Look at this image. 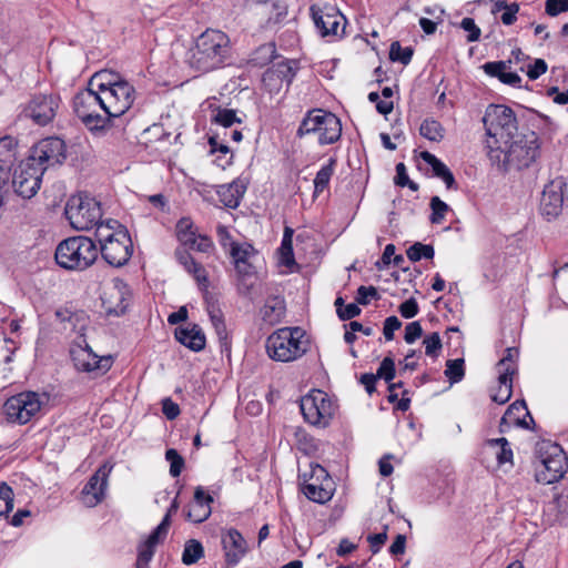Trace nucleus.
Returning a JSON list of instances; mask_svg holds the SVG:
<instances>
[{
  "instance_id": "nucleus-1",
  "label": "nucleus",
  "mask_w": 568,
  "mask_h": 568,
  "mask_svg": "<svg viewBox=\"0 0 568 568\" xmlns=\"http://www.w3.org/2000/svg\"><path fill=\"white\" fill-rule=\"evenodd\" d=\"M55 316L70 325L77 337L70 346L71 361L79 372L104 374L112 365L110 356L99 357L89 346L85 339V332L89 326V316L84 311L61 307L57 310Z\"/></svg>"
},
{
  "instance_id": "nucleus-2",
  "label": "nucleus",
  "mask_w": 568,
  "mask_h": 568,
  "mask_svg": "<svg viewBox=\"0 0 568 568\" xmlns=\"http://www.w3.org/2000/svg\"><path fill=\"white\" fill-rule=\"evenodd\" d=\"M520 113L517 114L511 108L505 104H489L483 116V123L487 135L494 143H509L513 139L527 130L520 124L535 119L541 120L546 125H552L551 119L538 112L519 105Z\"/></svg>"
},
{
  "instance_id": "nucleus-3",
  "label": "nucleus",
  "mask_w": 568,
  "mask_h": 568,
  "mask_svg": "<svg viewBox=\"0 0 568 568\" xmlns=\"http://www.w3.org/2000/svg\"><path fill=\"white\" fill-rule=\"evenodd\" d=\"M231 52V41L226 33L206 29L196 38L187 62L192 69L206 73L229 64Z\"/></svg>"
},
{
  "instance_id": "nucleus-4",
  "label": "nucleus",
  "mask_w": 568,
  "mask_h": 568,
  "mask_svg": "<svg viewBox=\"0 0 568 568\" xmlns=\"http://www.w3.org/2000/svg\"><path fill=\"white\" fill-rule=\"evenodd\" d=\"M310 348V337L300 326L277 328L265 341L267 357L283 364L300 361Z\"/></svg>"
},
{
  "instance_id": "nucleus-5",
  "label": "nucleus",
  "mask_w": 568,
  "mask_h": 568,
  "mask_svg": "<svg viewBox=\"0 0 568 568\" xmlns=\"http://www.w3.org/2000/svg\"><path fill=\"white\" fill-rule=\"evenodd\" d=\"M99 250L95 242L88 236H71L55 248V262L65 270L83 271L91 266L98 258Z\"/></svg>"
},
{
  "instance_id": "nucleus-6",
  "label": "nucleus",
  "mask_w": 568,
  "mask_h": 568,
  "mask_svg": "<svg viewBox=\"0 0 568 568\" xmlns=\"http://www.w3.org/2000/svg\"><path fill=\"white\" fill-rule=\"evenodd\" d=\"M314 133L318 134V143L321 145L337 142L342 135L341 119L323 109L308 110L297 128L296 136L302 139Z\"/></svg>"
},
{
  "instance_id": "nucleus-7",
  "label": "nucleus",
  "mask_w": 568,
  "mask_h": 568,
  "mask_svg": "<svg viewBox=\"0 0 568 568\" xmlns=\"http://www.w3.org/2000/svg\"><path fill=\"white\" fill-rule=\"evenodd\" d=\"M101 100V94L89 85L80 90L72 100L75 115L91 132H100L110 126V118L100 113L103 111Z\"/></svg>"
},
{
  "instance_id": "nucleus-8",
  "label": "nucleus",
  "mask_w": 568,
  "mask_h": 568,
  "mask_svg": "<svg viewBox=\"0 0 568 568\" xmlns=\"http://www.w3.org/2000/svg\"><path fill=\"white\" fill-rule=\"evenodd\" d=\"M64 214L75 230H91L101 220L100 202L89 194L72 195L65 205Z\"/></svg>"
},
{
  "instance_id": "nucleus-9",
  "label": "nucleus",
  "mask_w": 568,
  "mask_h": 568,
  "mask_svg": "<svg viewBox=\"0 0 568 568\" xmlns=\"http://www.w3.org/2000/svg\"><path fill=\"white\" fill-rule=\"evenodd\" d=\"M230 255L240 281L248 284L262 281L263 258L252 244L232 242Z\"/></svg>"
},
{
  "instance_id": "nucleus-10",
  "label": "nucleus",
  "mask_w": 568,
  "mask_h": 568,
  "mask_svg": "<svg viewBox=\"0 0 568 568\" xmlns=\"http://www.w3.org/2000/svg\"><path fill=\"white\" fill-rule=\"evenodd\" d=\"M506 162H510L511 168L523 170L530 166L539 155V138L535 131L528 130L521 132L516 139L505 143Z\"/></svg>"
},
{
  "instance_id": "nucleus-11",
  "label": "nucleus",
  "mask_w": 568,
  "mask_h": 568,
  "mask_svg": "<svg viewBox=\"0 0 568 568\" xmlns=\"http://www.w3.org/2000/svg\"><path fill=\"white\" fill-rule=\"evenodd\" d=\"M45 397L36 392H22L7 399L3 410L11 423L24 425L40 414Z\"/></svg>"
},
{
  "instance_id": "nucleus-12",
  "label": "nucleus",
  "mask_w": 568,
  "mask_h": 568,
  "mask_svg": "<svg viewBox=\"0 0 568 568\" xmlns=\"http://www.w3.org/2000/svg\"><path fill=\"white\" fill-rule=\"evenodd\" d=\"M304 419L314 426H327L334 416L336 405L325 392L313 389L301 398Z\"/></svg>"
},
{
  "instance_id": "nucleus-13",
  "label": "nucleus",
  "mask_w": 568,
  "mask_h": 568,
  "mask_svg": "<svg viewBox=\"0 0 568 568\" xmlns=\"http://www.w3.org/2000/svg\"><path fill=\"white\" fill-rule=\"evenodd\" d=\"M135 89L128 81L115 84L114 88L103 91L101 94V102L103 112L106 118H110V126L113 125L112 121L124 115L132 106L135 99Z\"/></svg>"
},
{
  "instance_id": "nucleus-14",
  "label": "nucleus",
  "mask_w": 568,
  "mask_h": 568,
  "mask_svg": "<svg viewBox=\"0 0 568 568\" xmlns=\"http://www.w3.org/2000/svg\"><path fill=\"white\" fill-rule=\"evenodd\" d=\"M545 448L540 454V465L536 470V480L549 485L558 481L565 475L567 457L558 445L549 444Z\"/></svg>"
},
{
  "instance_id": "nucleus-15",
  "label": "nucleus",
  "mask_w": 568,
  "mask_h": 568,
  "mask_svg": "<svg viewBox=\"0 0 568 568\" xmlns=\"http://www.w3.org/2000/svg\"><path fill=\"white\" fill-rule=\"evenodd\" d=\"M518 356L517 347H508L505 356L497 364L498 386L491 390L490 398L499 405L507 403L513 395V376L517 373Z\"/></svg>"
},
{
  "instance_id": "nucleus-16",
  "label": "nucleus",
  "mask_w": 568,
  "mask_h": 568,
  "mask_svg": "<svg viewBox=\"0 0 568 568\" xmlns=\"http://www.w3.org/2000/svg\"><path fill=\"white\" fill-rule=\"evenodd\" d=\"M67 159V145L58 136H50L38 142L31 150L29 161L38 162L42 168L61 165Z\"/></svg>"
},
{
  "instance_id": "nucleus-17",
  "label": "nucleus",
  "mask_w": 568,
  "mask_h": 568,
  "mask_svg": "<svg viewBox=\"0 0 568 568\" xmlns=\"http://www.w3.org/2000/svg\"><path fill=\"white\" fill-rule=\"evenodd\" d=\"M178 240L181 244L174 252L178 262L193 276L197 284L205 283L207 281L206 270L201 263H197L189 252V250L195 247V243H197L196 231H194V233L180 235Z\"/></svg>"
},
{
  "instance_id": "nucleus-18",
  "label": "nucleus",
  "mask_w": 568,
  "mask_h": 568,
  "mask_svg": "<svg viewBox=\"0 0 568 568\" xmlns=\"http://www.w3.org/2000/svg\"><path fill=\"white\" fill-rule=\"evenodd\" d=\"M60 105V98L54 94H36L29 101L23 112L27 118H30L38 125L49 124L54 116Z\"/></svg>"
},
{
  "instance_id": "nucleus-19",
  "label": "nucleus",
  "mask_w": 568,
  "mask_h": 568,
  "mask_svg": "<svg viewBox=\"0 0 568 568\" xmlns=\"http://www.w3.org/2000/svg\"><path fill=\"white\" fill-rule=\"evenodd\" d=\"M110 473L111 467L104 464L97 469L83 486L80 493V501L85 507H95L105 499Z\"/></svg>"
},
{
  "instance_id": "nucleus-20",
  "label": "nucleus",
  "mask_w": 568,
  "mask_h": 568,
  "mask_svg": "<svg viewBox=\"0 0 568 568\" xmlns=\"http://www.w3.org/2000/svg\"><path fill=\"white\" fill-rule=\"evenodd\" d=\"M99 251L109 265L114 267L125 265L133 253V244L128 230H118V239L109 241Z\"/></svg>"
},
{
  "instance_id": "nucleus-21",
  "label": "nucleus",
  "mask_w": 568,
  "mask_h": 568,
  "mask_svg": "<svg viewBox=\"0 0 568 568\" xmlns=\"http://www.w3.org/2000/svg\"><path fill=\"white\" fill-rule=\"evenodd\" d=\"M303 493L310 500L320 504L332 499L334 494L333 481L322 466L316 465L313 468L312 478L304 484Z\"/></svg>"
},
{
  "instance_id": "nucleus-22",
  "label": "nucleus",
  "mask_w": 568,
  "mask_h": 568,
  "mask_svg": "<svg viewBox=\"0 0 568 568\" xmlns=\"http://www.w3.org/2000/svg\"><path fill=\"white\" fill-rule=\"evenodd\" d=\"M131 296L129 286H103L100 298L105 315L116 317L124 315Z\"/></svg>"
},
{
  "instance_id": "nucleus-23",
  "label": "nucleus",
  "mask_w": 568,
  "mask_h": 568,
  "mask_svg": "<svg viewBox=\"0 0 568 568\" xmlns=\"http://www.w3.org/2000/svg\"><path fill=\"white\" fill-rule=\"evenodd\" d=\"M45 168H33L28 163V166L16 171L12 179L14 192L23 197L31 199L37 194L41 185V176Z\"/></svg>"
},
{
  "instance_id": "nucleus-24",
  "label": "nucleus",
  "mask_w": 568,
  "mask_h": 568,
  "mask_svg": "<svg viewBox=\"0 0 568 568\" xmlns=\"http://www.w3.org/2000/svg\"><path fill=\"white\" fill-rule=\"evenodd\" d=\"M562 183L551 181L545 185L540 199V214L548 221L556 219L562 211L564 194Z\"/></svg>"
},
{
  "instance_id": "nucleus-25",
  "label": "nucleus",
  "mask_w": 568,
  "mask_h": 568,
  "mask_svg": "<svg viewBox=\"0 0 568 568\" xmlns=\"http://www.w3.org/2000/svg\"><path fill=\"white\" fill-rule=\"evenodd\" d=\"M530 423H534V419L525 400H515L501 417L499 429L504 433L511 426L530 428Z\"/></svg>"
},
{
  "instance_id": "nucleus-26",
  "label": "nucleus",
  "mask_w": 568,
  "mask_h": 568,
  "mask_svg": "<svg viewBox=\"0 0 568 568\" xmlns=\"http://www.w3.org/2000/svg\"><path fill=\"white\" fill-rule=\"evenodd\" d=\"M168 535V519L162 520L152 531L151 534L142 539L138 547V558L145 559L151 561L156 547L165 539Z\"/></svg>"
},
{
  "instance_id": "nucleus-27",
  "label": "nucleus",
  "mask_w": 568,
  "mask_h": 568,
  "mask_svg": "<svg viewBox=\"0 0 568 568\" xmlns=\"http://www.w3.org/2000/svg\"><path fill=\"white\" fill-rule=\"evenodd\" d=\"M314 24L322 37L336 36L339 20L343 16L337 12H324L323 9L313 4L310 8Z\"/></svg>"
},
{
  "instance_id": "nucleus-28",
  "label": "nucleus",
  "mask_w": 568,
  "mask_h": 568,
  "mask_svg": "<svg viewBox=\"0 0 568 568\" xmlns=\"http://www.w3.org/2000/svg\"><path fill=\"white\" fill-rule=\"evenodd\" d=\"M222 544L230 565H236L246 552V541L235 529H230L222 536Z\"/></svg>"
},
{
  "instance_id": "nucleus-29",
  "label": "nucleus",
  "mask_w": 568,
  "mask_h": 568,
  "mask_svg": "<svg viewBox=\"0 0 568 568\" xmlns=\"http://www.w3.org/2000/svg\"><path fill=\"white\" fill-rule=\"evenodd\" d=\"M213 498L206 494L202 487H197L194 491V499L189 505L187 519L193 523H202L211 515V504Z\"/></svg>"
},
{
  "instance_id": "nucleus-30",
  "label": "nucleus",
  "mask_w": 568,
  "mask_h": 568,
  "mask_svg": "<svg viewBox=\"0 0 568 568\" xmlns=\"http://www.w3.org/2000/svg\"><path fill=\"white\" fill-rule=\"evenodd\" d=\"M298 70V61L296 60H284L278 63L273 64L272 68H268L263 73V82L268 83L271 81H280L286 82V85L290 87L292 81L296 75V71Z\"/></svg>"
},
{
  "instance_id": "nucleus-31",
  "label": "nucleus",
  "mask_w": 568,
  "mask_h": 568,
  "mask_svg": "<svg viewBox=\"0 0 568 568\" xmlns=\"http://www.w3.org/2000/svg\"><path fill=\"white\" fill-rule=\"evenodd\" d=\"M511 61H489L481 65L486 74L497 78L501 83L520 88L521 78L516 72H506L508 64Z\"/></svg>"
},
{
  "instance_id": "nucleus-32",
  "label": "nucleus",
  "mask_w": 568,
  "mask_h": 568,
  "mask_svg": "<svg viewBox=\"0 0 568 568\" xmlns=\"http://www.w3.org/2000/svg\"><path fill=\"white\" fill-rule=\"evenodd\" d=\"M175 338L187 348L199 352L205 347V335L199 325H186L175 329Z\"/></svg>"
},
{
  "instance_id": "nucleus-33",
  "label": "nucleus",
  "mask_w": 568,
  "mask_h": 568,
  "mask_svg": "<svg viewBox=\"0 0 568 568\" xmlns=\"http://www.w3.org/2000/svg\"><path fill=\"white\" fill-rule=\"evenodd\" d=\"M247 189V181L236 179L227 185H222L217 191L221 202L229 209H236Z\"/></svg>"
},
{
  "instance_id": "nucleus-34",
  "label": "nucleus",
  "mask_w": 568,
  "mask_h": 568,
  "mask_svg": "<svg viewBox=\"0 0 568 568\" xmlns=\"http://www.w3.org/2000/svg\"><path fill=\"white\" fill-rule=\"evenodd\" d=\"M286 313V305L283 296L272 295L267 297L261 308V317L268 325L281 323Z\"/></svg>"
},
{
  "instance_id": "nucleus-35",
  "label": "nucleus",
  "mask_w": 568,
  "mask_h": 568,
  "mask_svg": "<svg viewBox=\"0 0 568 568\" xmlns=\"http://www.w3.org/2000/svg\"><path fill=\"white\" fill-rule=\"evenodd\" d=\"M123 81L125 80L119 73L103 70L95 72L89 80L88 85L99 92V94H103V91L110 90V88H114L115 84H120Z\"/></svg>"
},
{
  "instance_id": "nucleus-36",
  "label": "nucleus",
  "mask_w": 568,
  "mask_h": 568,
  "mask_svg": "<svg viewBox=\"0 0 568 568\" xmlns=\"http://www.w3.org/2000/svg\"><path fill=\"white\" fill-rule=\"evenodd\" d=\"M203 297L206 303V311L209 313L212 325L214 326L217 335L222 338L226 334L225 323L223 321L222 312L217 306L213 294L209 291V286H205L203 291Z\"/></svg>"
},
{
  "instance_id": "nucleus-37",
  "label": "nucleus",
  "mask_w": 568,
  "mask_h": 568,
  "mask_svg": "<svg viewBox=\"0 0 568 568\" xmlns=\"http://www.w3.org/2000/svg\"><path fill=\"white\" fill-rule=\"evenodd\" d=\"M485 448L496 456L499 466L513 465V450L505 437L486 440Z\"/></svg>"
},
{
  "instance_id": "nucleus-38",
  "label": "nucleus",
  "mask_w": 568,
  "mask_h": 568,
  "mask_svg": "<svg viewBox=\"0 0 568 568\" xmlns=\"http://www.w3.org/2000/svg\"><path fill=\"white\" fill-rule=\"evenodd\" d=\"M276 54V45L274 42H267L256 48L250 55L248 63L255 68H263L271 63Z\"/></svg>"
},
{
  "instance_id": "nucleus-39",
  "label": "nucleus",
  "mask_w": 568,
  "mask_h": 568,
  "mask_svg": "<svg viewBox=\"0 0 568 568\" xmlns=\"http://www.w3.org/2000/svg\"><path fill=\"white\" fill-rule=\"evenodd\" d=\"M336 165V159L331 158L327 164L323 165L321 170L316 173L314 179V196L322 193L329 184V181L334 174Z\"/></svg>"
},
{
  "instance_id": "nucleus-40",
  "label": "nucleus",
  "mask_w": 568,
  "mask_h": 568,
  "mask_svg": "<svg viewBox=\"0 0 568 568\" xmlns=\"http://www.w3.org/2000/svg\"><path fill=\"white\" fill-rule=\"evenodd\" d=\"M16 146L17 141L12 136L6 135L0 139V169H6L10 172V165L16 155Z\"/></svg>"
},
{
  "instance_id": "nucleus-41",
  "label": "nucleus",
  "mask_w": 568,
  "mask_h": 568,
  "mask_svg": "<svg viewBox=\"0 0 568 568\" xmlns=\"http://www.w3.org/2000/svg\"><path fill=\"white\" fill-rule=\"evenodd\" d=\"M406 255L410 264H415L422 258L433 260L435 255L434 246L416 242L406 250Z\"/></svg>"
},
{
  "instance_id": "nucleus-42",
  "label": "nucleus",
  "mask_w": 568,
  "mask_h": 568,
  "mask_svg": "<svg viewBox=\"0 0 568 568\" xmlns=\"http://www.w3.org/2000/svg\"><path fill=\"white\" fill-rule=\"evenodd\" d=\"M444 128L440 122L434 119H425L419 128V133L423 138L433 141L439 142L444 139Z\"/></svg>"
},
{
  "instance_id": "nucleus-43",
  "label": "nucleus",
  "mask_w": 568,
  "mask_h": 568,
  "mask_svg": "<svg viewBox=\"0 0 568 568\" xmlns=\"http://www.w3.org/2000/svg\"><path fill=\"white\" fill-rule=\"evenodd\" d=\"M396 247L394 244H387L381 257L375 262L376 270L379 272L378 280L389 282L387 272L390 270L393 257L395 256Z\"/></svg>"
},
{
  "instance_id": "nucleus-44",
  "label": "nucleus",
  "mask_w": 568,
  "mask_h": 568,
  "mask_svg": "<svg viewBox=\"0 0 568 568\" xmlns=\"http://www.w3.org/2000/svg\"><path fill=\"white\" fill-rule=\"evenodd\" d=\"M489 151L488 158L493 164H496L498 169L503 171H508L511 169L510 162H506V145L504 143H494L493 141H488Z\"/></svg>"
},
{
  "instance_id": "nucleus-45",
  "label": "nucleus",
  "mask_w": 568,
  "mask_h": 568,
  "mask_svg": "<svg viewBox=\"0 0 568 568\" xmlns=\"http://www.w3.org/2000/svg\"><path fill=\"white\" fill-rule=\"evenodd\" d=\"M211 122L220 124L224 130H227L235 123H242V120L237 116L235 110L219 106L214 111Z\"/></svg>"
},
{
  "instance_id": "nucleus-46",
  "label": "nucleus",
  "mask_w": 568,
  "mask_h": 568,
  "mask_svg": "<svg viewBox=\"0 0 568 568\" xmlns=\"http://www.w3.org/2000/svg\"><path fill=\"white\" fill-rule=\"evenodd\" d=\"M204 555L203 546L200 541L191 539L185 544L182 561L185 565H193L200 560Z\"/></svg>"
},
{
  "instance_id": "nucleus-47",
  "label": "nucleus",
  "mask_w": 568,
  "mask_h": 568,
  "mask_svg": "<svg viewBox=\"0 0 568 568\" xmlns=\"http://www.w3.org/2000/svg\"><path fill=\"white\" fill-rule=\"evenodd\" d=\"M414 50L412 47L403 48L398 41H394L389 48V59L392 61H398L404 65H407L413 58Z\"/></svg>"
},
{
  "instance_id": "nucleus-48",
  "label": "nucleus",
  "mask_w": 568,
  "mask_h": 568,
  "mask_svg": "<svg viewBox=\"0 0 568 568\" xmlns=\"http://www.w3.org/2000/svg\"><path fill=\"white\" fill-rule=\"evenodd\" d=\"M111 222L103 223L101 220L95 224V231H94V242H98L100 244V247L102 245L108 244L109 241H112L118 239V231H113V226H110Z\"/></svg>"
},
{
  "instance_id": "nucleus-49",
  "label": "nucleus",
  "mask_w": 568,
  "mask_h": 568,
  "mask_svg": "<svg viewBox=\"0 0 568 568\" xmlns=\"http://www.w3.org/2000/svg\"><path fill=\"white\" fill-rule=\"evenodd\" d=\"M419 156L432 168L433 176L440 179L450 170L440 159L428 151H422Z\"/></svg>"
},
{
  "instance_id": "nucleus-50",
  "label": "nucleus",
  "mask_w": 568,
  "mask_h": 568,
  "mask_svg": "<svg viewBox=\"0 0 568 568\" xmlns=\"http://www.w3.org/2000/svg\"><path fill=\"white\" fill-rule=\"evenodd\" d=\"M465 369H464V359H448L446 362L445 376L449 379L452 384L458 383L464 378Z\"/></svg>"
},
{
  "instance_id": "nucleus-51",
  "label": "nucleus",
  "mask_w": 568,
  "mask_h": 568,
  "mask_svg": "<svg viewBox=\"0 0 568 568\" xmlns=\"http://www.w3.org/2000/svg\"><path fill=\"white\" fill-rule=\"evenodd\" d=\"M419 275H422L420 270L415 264H410V263H409L408 267L392 271V277H393L394 282H398L402 284H405V283L410 284Z\"/></svg>"
},
{
  "instance_id": "nucleus-52",
  "label": "nucleus",
  "mask_w": 568,
  "mask_h": 568,
  "mask_svg": "<svg viewBox=\"0 0 568 568\" xmlns=\"http://www.w3.org/2000/svg\"><path fill=\"white\" fill-rule=\"evenodd\" d=\"M429 206L432 210L429 221L433 224H440L445 219V214L449 211L448 204L442 201L438 196H433L430 199Z\"/></svg>"
},
{
  "instance_id": "nucleus-53",
  "label": "nucleus",
  "mask_w": 568,
  "mask_h": 568,
  "mask_svg": "<svg viewBox=\"0 0 568 568\" xmlns=\"http://www.w3.org/2000/svg\"><path fill=\"white\" fill-rule=\"evenodd\" d=\"M278 264L288 268L297 265L294 257L292 241L282 240L278 248Z\"/></svg>"
},
{
  "instance_id": "nucleus-54",
  "label": "nucleus",
  "mask_w": 568,
  "mask_h": 568,
  "mask_svg": "<svg viewBox=\"0 0 568 568\" xmlns=\"http://www.w3.org/2000/svg\"><path fill=\"white\" fill-rule=\"evenodd\" d=\"M13 508V491L4 481L0 483V517L6 516Z\"/></svg>"
},
{
  "instance_id": "nucleus-55",
  "label": "nucleus",
  "mask_w": 568,
  "mask_h": 568,
  "mask_svg": "<svg viewBox=\"0 0 568 568\" xmlns=\"http://www.w3.org/2000/svg\"><path fill=\"white\" fill-rule=\"evenodd\" d=\"M165 459L170 463V475L172 477L180 476L184 467L183 457L175 449L170 448L165 452Z\"/></svg>"
},
{
  "instance_id": "nucleus-56",
  "label": "nucleus",
  "mask_w": 568,
  "mask_h": 568,
  "mask_svg": "<svg viewBox=\"0 0 568 568\" xmlns=\"http://www.w3.org/2000/svg\"><path fill=\"white\" fill-rule=\"evenodd\" d=\"M210 145V153H221L227 155L231 153L229 145L226 144V139L221 138L219 133H213L209 135L207 139Z\"/></svg>"
},
{
  "instance_id": "nucleus-57",
  "label": "nucleus",
  "mask_w": 568,
  "mask_h": 568,
  "mask_svg": "<svg viewBox=\"0 0 568 568\" xmlns=\"http://www.w3.org/2000/svg\"><path fill=\"white\" fill-rule=\"evenodd\" d=\"M459 26L463 30H465L468 33V42H476L480 39L481 31L479 27L475 23V20L473 18H464Z\"/></svg>"
},
{
  "instance_id": "nucleus-58",
  "label": "nucleus",
  "mask_w": 568,
  "mask_h": 568,
  "mask_svg": "<svg viewBox=\"0 0 568 568\" xmlns=\"http://www.w3.org/2000/svg\"><path fill=\"white\" fill-rule=\"evenodd\" d=\"M376 378H383L390 382L395 377V363L390 357H385L376 373Z\"/></svg>"
},
{
  "instance_id": "nucleus-59",
  "label": "nucleus",
  "mask_w": 568,
  "mask_h": 568,
  "mask_svg": "<svg viewBox=\"0 0 568 568\" xmlns=\"http://www.w3.org/2000/svg\"><path fill=\"white\" fill-rule=\"evenodd\" d=\"M425 346V354L428 356H436L442 348V339L438 333H432L423 341Z\"/></svg>"
},
{
  "instance_id": "nucleus-60",
  "label": "nucleus",
  "mask_w": 568,
  "mask_h": 568,
  "mask_svg": "<svg viewBox=\"0 0 568 568\" xmlns=\"http://www.w3.org/2000/svg\"><path fill=\"white\" fill-rule=\"evenodd\" d=\"M568 11V0H546L545 12L550 17H557Z\"/></svg>"
},
{
  "instance_id": "nucleus-61",
  "label": "nucleus",
  "mask_w": 568,
  "mask_h": 568,
  "mask_svg": "<svg viewBox=\"0 0 568 568\" xmlns=\"http://www.w3.org/2000/svg\"><path fill=\"white\" fill-rule=\"evenodd\" d=\"M375 286H359L356 295V302L361 305H367L372 300L377 298Z\"/></svg>"
},
{
  "instance_id": "nucleus-62",
  "label": "nucleus",
  "mask_w": 568,
  "mask_h": 568,
  "mask_svg": "<svg viewBox=\"0 0 568 568\" xmlns=\"http://www.w3.org/2000/svg\"><path fill=\"white\" fill-rule=\"evenodd\" d=\"M547 71V63L544 59H536L534 63L528 65L527 69V77L530 80H537L540 75L546 73Z\"/></svg>"
},
{
  "instance_id": "nucleus-63",
  "label": "nucleus",
  "mask_w": 568,
  "mask_h": 568,
  "mask_svg": "<svg viewBox=\"0 0 568 568\" xmlns=\"http://www.w3.org/2000/svg\"><path fill=\"white\" fill-rule=\"evenodd\" d=\"M402 326V322L396 316H389L384 322L383 334L386 341L394 338V333Z\"/></svg>"
},
{
  "instance_id": "nucleus-64",
  "label": "nucleus",
  "mask_w": 568,
  "mask_h": 568,
  "mask_svg": "<svg viewBox=\"0 0 568 568\" xmlns=\"http://www.w3.org/2000/svg\"><path fill=\"white\" fill-rule=\"evenodd\" d=\"M423 328L419 322H412L405 328L404 339L407 344H413L422 336Z\"/></svg>"
}]
</instances>
